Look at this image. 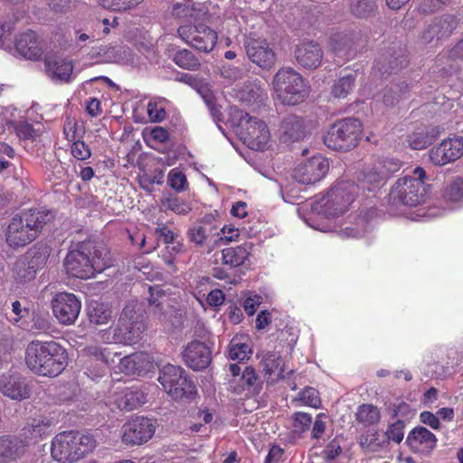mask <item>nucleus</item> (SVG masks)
Returning <instances> with one entry per match:
<instances>
[{
  "label": "nucleus",
  "instance_id": "42",
  "mask_svg": "<svg viewBox=\"0 0 463 463\" xmlns=\"http://www.w3.org/2000/svg\"><path fill=\"white\" fill-rule=\"evenodd\" d=\"M141 354H132L129 355H126L120 359L118 367L119 370L126 374H135L137 373L142 364L140 363Z\"/></svg>",
  "mask_w": 463,
  "mask_h": 463
},
{
  "label": "nucleus",
  "instance_id": "13",
  "mask_svg": "<svg viewBox=\"0 0 463 463\" xmlns=\"http://www.w3.org/2000/svg\"><path fill=\"white\" fill-rule=\"evenodd\" d=\"M328 169L327 159L322 156H315L298 165L294 170L293 177L298 183L312 184L323 179Z\"/></svg>",
  "mask_w": 463,
  "mask_h": 463
},
{
  "label": "nucleus",
  "instance_id": "12",
  "mask_svg": "<svg viewBox=\"0 0 463 463\" xmlns=\"http://www.w3.org/2000/svg\"><path fill=\"white\" fill-rule=\"evenodd\" d=\"M52 307L61 324L72 325L80 315L81 303L74 294L60 292L52 298Z\"/></svg>",
  "mask_w": 463,
  "mask_h": 463
},
{
  "label": "nucleus",
  "instance_id": "56",
  "mask_svg": "<svg viewBox=\"0 0 463 463\" xmlns=\"http://www.w3.org/2000/svg\"><path fill=\"white\" fill-rule=\"evenodd\" d=\"M327 416L325 413H319L312 421L311 436L315 439L323 438L326 430Z\"/></svg>",
  "mask_w": 463,
  "mask_h": 463
},
{
  "label": "nucleus",
  "instance_id": "24",
  "mask_svg": "<svg viewBox=\"0 0 463 463\" xmlns=\"http://www.w3.org/2000/svg\"><path fill=\"white\" fill-rule=\"evenodd\" d=\"M155 235L165 243V253H163L162 257L165 264L172 265L174 255L178 253L182 248V244L176 241L178 235L165 224H158L155 229Z\"/></svg>",
  "mask_w": 463,
  "mask_h": 463
},
{
  "label": "nucleus",
  "instance_id": "54",
  "mask_svg": "<svg viewBox=\"0 0 463 463\" xmlns=\"http://www.w3.org/2000/svg\"><path fill=\"white\" fill-rule=\"evenodd\" d=\"M212 232L210 226L194 225L189 231L190 240L197 245H202Z\"/></svg>",
  "mask_w": 463,
  "mask_h": 463
},
{
  "label": "nucleus",
  "instance_id": "1",
  "mask_svg": "<svg viewBox=\"0 0 463 463\" xmlns=\"http://www.w3.org/2000/svg\"><path fill=\"white\" fill-rule=\"evenodd\" d=\"M109 250L103 243L84 241L67 253L63 265L71 276L88 279L109 267Z\"/></svg>",
  "mask_w": 463,
  "mask_h": 463
},
{
  "label": "nucleus",
  "instance_id": "3",
  "mask_svg": "<svg viewBox=\"0 0 463 463\" xmlns=\"http://www.w3.org/2000/svg\"><path fill=\"white\" fill-rule=\"evenodd\" d=\"M53 218L48 211L31 209L14 215L8 224L5 240L13 248L24 247L36 239L44 224Z\"/></svg>",
  "mask_w": 463,
  "mask_h": 463
},
{
  "label": "nucleus",
  "instance_id": "37",
  "mask_svg": "<svg viewBox=\"0 0 463 463\" xmlns=\"http://www.w3.org/2000/svg\"><path fill=\"white\" fill-rule=\"evenodd\" d=\"M173 60L177 66L188 71H196L201 65L199 60L185 49L179 51Z\"/></svg>",
  "mask_w": 463,
  "mask_h": 463
},
{
  "label": "nucleus",
  "instance_id": "9",
  "mask_svg": "<svg viewBox=\"0 0 463 463\" xmlns=\"http://www.w3.org/2000/svg\"><path fill=\"white\" fill-rule=\"evenodd\" d=\"M362 124L355 118H345L333 124L324 137L325 145L334 150L348 151L356 146Z\"/></svg>",
  "mask_w": 463,
  "mask_h": 463
},
{
  "label": "nucleus",
  "instance_id": "2",
  "mask_svg": "<svg viewBox=\"0 0 463 463\" xmlns=\"http://www.w3.org/2000/svg\"><path fill=\"white\" fill-rule=\"evenodd\" d=\"M25 362L34 373L55 377L67 366L68 355L66 350L54 341H32L25 350Z\"/></svg>",
  "mask_w": 463,
  "mask_h": 463
},
{
  "label": "nucleus",
  "instance_id": "61",
  "mask_svg": "<svg viewBox=\"0 0 463 463\" xmlns=\"http://www.w3.org/2000/svg\"><path fill=\"white\" fill-rule=\"evenodd\" d=\"M420 421L433 430H439L440 427L439 420L437 414H433L430 411H423L420 415Z\"/></svg>",
  "mask_w": 463,
  "mask_h": 463
},
{
  "label": "nucleus",
  "instance_id": "20",
  "mask_svg": "<svg viewBox=\"0 0 463 463\" xmlns=\"http://www.w3.org/2000/svg\"><path fill=\"white\" fill-rule=\"evenodd\" d=\"M457 21L453 15L436 18L422 33L424 43H431L434 39L448 36L456 28Z\"/></svg>",
  "mask_w": 463,
  "mask_h": 463
},
{
  "label": "nucleus",
  "instance_id": "10",
  "mask_svg": "<svg viewBox=\"0 0 463 463\" xmlns=\"http://www.w3.org/2000/svg\"><path fill=\"white\" fill-rule=\"evenodd\" d=\"M356 186L349 182H341L335 185L322 201L313 209L326 217H338L343 214L354 201Z\"/></svg>",
  "mask_w": 463,
  "mask_h": 463
},
{
  "label": "nucleus",
  "instance_id": "18",
  "mask_svg": "<svg viewBox=\"0 0 463 463\" xmlns=\"http://www.w3.org/2000/svg\"><path fill=\"white\" fill-rule=\"evenodd\" d=\"M246 51L250 61L261 68L269 69L275 63V53L264 40H249Z\"/></svg>",
  "mask_w": 463,
  "mask_h": 463
},
{
  "label": "nucleus",
  "instance_id": "34",
  "mask_svg": "<svg viewBox=\"0 0 463 463\" xmlns=\"http://www.w3.org/2000/svg\"><path fill=\"white\" fill-rule=\"evenodd\" d=\"M137 306L134 304L127 305L122 312L120 319H128L129 323V332L139 331L143 332L145 330V323L143 322V315L140 311V307L138 310H136Z\"/></svg>",
  "mask_w": 463,
  "mask_h": 463
},
{
  "label": "nucleus",
  "instance_id": "19",
  "mask_svg": "<svg viewBox=\"0 0 463 463\" xmlns=\"http://www.w3.org/2000/svg\"><path fill=\"white\" fill-rule=\"evenodd\" d=\"M184 358L186 364L194 370L206 368L211 362L209 348L202 342L194 341L187 345Z\"/></svg>",
  "mask_w": 463,
  "mask_h": 463
},
{
  "label": "nucleus",
  "instance_id": "40",
  "mask_svg": "<svg viewBox=\"0 0 463 463\" xmlns=\"http://www.w3.org/2000/svg\"><path fill=\"white\" fill-rule=\"evenodd\" d=\"M250 348L239 338H232L229 345V357L232 360L242 361L249 357Z\"/></svg>",
  "mask_w": 463,
  "mask_h": 463
},
{
  "label": "nucleus",
  "instance_id": "53",
  "mask_svg": "<svg viewBox=\"0 0 463 463\" xmlns=\"http://www.w3.org/2000/svg\"><path fill=\"white\" fill-rule=\"evenodd\" d=\"M445 197L451 202H458L463 199V180L456 178L447 187Z\"/></svg>",
  "mask_w": 463,
  "mask_h": 463
},
{
  "label": "nucleus",
  "instance_id": "36",
  "mask_svg": "<svg viewBox=\"0 0 463 463\" xmlns=\"http://www.w3.org/2000/svg\"><path fill=\"white\" fill-rule=\"evenodd\" d=\"M312 416L309 413L298 411L291 416V429L297 435H301L310 430Z\"/></svg>",
  "mask_w": 463,
  "mask_h": 463
},
{
  "label": "nucleus",
  "instance_id": "17",
  "mask_svg": "<svg viewBox=\"0 0 463 463\" xmlns=\"http://www.w3.org/2000/svg\"><path fill=\"white\" fill-rule=\"evenodd\" d=\"M437 441L436 436L421 426L411 430L406 438V444L410 449L420 454H429L436 447Z\"/></svg>",
  "mask_w": 463,
  "mask_h": 463
},
{
  "label": "nucleus",
  "instance_id": "64",
  "mask_svg": "<svg viewBox=\"0 0 463 463\" xmlns=\"http://www.w3.org/2000/svg\"><path fill=\"white\" fill-rule=\"evenodd\" d=\"M150 135L152 140L158 143H165L169 137L168 131L162 127H155L151 128Z\"/></svg>",
  "mask_w": 463,
  "mask_h": 463
},
{
  "label": "nucleus",
  "instance_id": "52",
  "mask_svg": "<svg viewBox=\"0 0 463 463\" xmlns=\"http://www.w3.org/2000/svg\"><path fill=\"white\" fill-rule=\"evenodd\" d=\"M384 180L385 179L383 177L379 176V170L377 169L376 165H374L371 169L366 171L361 184L364 188L372 191L376 185Z\"/></svg>",
  "mask_w": 463,
  "mask_h": 463
},
{
  "label": "nucleus",
  "instance_id": "30",
  "mask_svg": "<svg viewBox=\"0 0 463 463\" xmlns=\"http://www.w3.org/2000/svg\"><path fill=\"white\" fill-rule=\"evenodd\" d=\"M51 249L47 245H35L24 256L27 261L30 262L32 268L37 272L43 269L50 257Z\"/></svg>",
  "mask_w": 463,
  "mask_h": 463
},
{
  "label": "nucleus",
  "instance_id": "35",
  "mask_svg": "<svg viewBox=\"0 0 463 463\" xmlns=\"http://www.w3.org/2000/svg\"><path fill=\"white\" fill-rule=\"evenodd\" d=\"M356 420L365 426H371L380 420V411L376 406L363 404L357 408Z\"/></svg>",
  "mask_w": 463,
  "mask_h": 463
},
{
  "label": "nucleus",
  "instance_id": "11",
  "mask_svg": "<svg viewBox=\"0 0 463 463\" xmlns=\"http://www.w3.org/2000/svg\"><path fill=\"white\" fill-rule=\"evenodd\" d=\"M180 37L193 48L210 52L217 43V33L204 24H185L178 28Z\"/></svg>",
  "mask_w": 463,
  "mask_h": 463
},
{
  "label": "nucleus",
  "instance_id": "28",
  "mask_svg": "<svg viewBox=\"0 0 463 463\" xmlns=\"http://www.w3.org/2000/svg\"><path fill=\"white\" fill-rule=\"evenodd\" d=\"M261 364L265 373L269 374L273 381L284 379L292 372L285 373V363L277 353H267L263 356Z\"/></svg>",
  "mask_w": 463,
  "mask_h": 463
},
{
  "label": "nucleus",
  "instance_id": "62",
  "mask_svg": "<svg viewBox=\"0 0 463 463\" xmlns=\"http://www.w3.org/2000/svg\"><path fill=\"white\" fill-rule=\"evenodd\" d=\"M342 451L341 446L335 440H332L328 443L326 448L324 449V457L326 459H335Z\"/></svg>",
  "mask_w": 463,
  "mask_h": 463
},
{
  "label": "nucleus",
  "instance_id": "14",
  "mask_svg": "<svg viewBox=\"0 0 463 463\" xmlns=\"http://www.w3.org/2000/svg\"><path fill=\"white\" fill-rule=\"evenodd\" d=\"M430 160L436 165H444L463 155V137H453L443 140L430 150Z\"/></svg>",
  "mask_w": 463,
  "mask_h": 463
},
{
  "label": "nucleus",
  "instance_id": "44",
  "mask_svg": "<svg viewBox=\"0 0 463 463\" xmlns=\"http://www.w3.org/2000/svg\"><path fill=\"white\" fill-rule=\"evenodd\" d=\"M162 203L164 207L179 215H186L192 211L191 204L178 197L165 198Z\"/></svg>",
  "mask_w": 463,
  "mask_h": 463
},
{
  "label": "nucleus",
  "instance_id": "58",
  "mask_svg": "<svg viewBox=\"0 0 463 463\" xmlns=\"http://www.w3.org/2000/svg\"><path fill=\"white\" fill-rule=\"evenodd\" d=\"M71 155L78 160L88 159L91 153L89 146L80 140L74 141L71 145Z\"/></svg>",
  "mask_w": 463,
  "mask_h": 463
},
{
  "label": "nucleus",
  "instance_id": "43",
  "mask_svg": "<svg viewBox=\"0 0 463 463\" xmlns=\"http://www.w3.org/2000/svg\"><path fill=\"white\" fill-rule=\"evenodd\" d=\"M298 401L301 402L302 405L319 408L321 406V399L318 392L313 387H306L298 395Z\"/></svg>",
  "mask_w": 463,
  "mask_h": 463
},
{
  "label": "nucleus",
  "instance_id": "57",
  "mask_svg": "<svg viewBox=\"0 0 463 463\" xmlns=\"http://www.w3.org/2000/svg\"><path fill=\"white\" fill-rule=\"evenodd\" d=\"M196 90L200 93L212 115L215 118H218L220 115V110L216 107L213 94L205 86H203V83H201V86Z\"/></svg>",
  "mask_w": 463,
  "mask_h": 463
},
{
  "label": "nucleus",
  "instance_id": "6",
  "mask_svg": "<svg viewBox=\"0 0 463 463\" xmlns=\"http://www.w3.org/2000/svg\"><path fill=\"white\" fill-rule=\"evenodd\" d=\"M426 172L422 167H416L412 175L399 178L390 192V201L393 204L416 206L425 200L427 187L425 185Z\"/></svg>",
  "mask_w": 463,
  "mask_h": 463
},
{
  "label": "nucleus",
  "instance_id": "45",
  "mask_svg": "<svg viewBox=\"0 0 463 463\" xmlns=\"http://www.w3.org/2000/svg\"><path fill=\"white\" fill-rule=\"evenodd\" d=\"M146 114L151 122H162L166 118L165 100H150L146 106Z\"/></svg>",
  "mask_w": 463,
  "mask_h": 463
},
{
  "label": "nucleus",
  "instance_id": "4",
  "mask_svg": "<svg viewBox=\"0 0 463 463\" xmlns=\"http://www.w3.org/2000/svg\"><path fill=\"white\" fill-rule=\"evenodd\" d=\"M153 378L173 400L190 398L195 393L194 384L180 366L168 364L161 367L156 363L146 361V380Z\"/></svg>",
  "mask_w": 463,
  "mask_h": 463
},
{
  "label": "nucleus",
  "instance_id": "39",
  "mask_svg": "<svg viewBox=\"0 0 463 463\" xmlns=\"http://www.w3.org/2000/svg\"><path fill=\"white\" fill-rule=\"evenodd\" d=\"M89 317L92 324L104 325L111 317V311L104 304L95 303L89 307Z\"/></svg>",
  "mask_w": 463,
  "mask_h": 463
},
{
  "label": "nucleus",
  "instance_id": "26",
  "mask_svg": "<svg viewBox=\"0 0 463 463\" xmlns=\"http://www.w3.org/2000/svg\"><path fill=\"white\" fill-rule=\"evenodd\" d=\"M26 449L24 439L16 437H0V458L5 461L16 460L22 457Z\"/></svg>",
  "mask_w": 463,
  "mask_h": 463
},
{
  "label": "nucleus",
  "instance_id": "63",
  "mask_svg": "<svg viewBox=\"0 0 463 463\" xmlns=\"http://www.w3.org/2000/svg\"><path fill=\"white\" fill-rule=\"evenodd\" d=\"M260 304V298L259 296L249 297L244 300L243 307L249 316H252L256 312Z\"/></svg>",
  "mask_w": 463,
  "mask_h": 463
},
{
  "label": "nucleus",
  "instance_id": "5",
  "mask_svg": "<svg viewBox=\"0 0 463 463\" xmlns=\"http://www.w3.org/2000/svg\"><path fill=\"white\" fill-rule=\"evenodd\" d=\"M97 445L90 433L63 431L57 434L52 442V457L61 463H73L91 452Z\"/></svg>",
  "mask_w": 463,
  "mask_h": 463
},
{
  "label": "nucleus",
  "instance_id": "41",
  "mask_svg": "<svg viewBox=\"0 0 463 463\" xmlns=\"http://www.w3.org/2000/svg\"><path fill=\"white\" fill-rule=\"evenodd\" d=\"M348 45L349 40L345 34L335 33L331 36L328 48L335 55L345 57L347 55Z\"/></svg>",
  "mask_w": 463,
  "mask_h": 463
},
{
  "label": "nucleus",
  "instance_id": "22",
  "mask_svg": "<svg viewBox=\"0 0 463 463\" xmlns=\"http://www.w3.org/2000/svg\"><path fill=\"white\" fill-rule=\"evenodd\" d=\"M16 51L24 58L38 60L43 54V48L33 31L21 33L15 40Z\"/></svg>",
  "mask_w": 463,
  "mask_h": 463
},
{
  "label": "nucleus",
  "instance_id": "31",
  "mask_svg": "<svg viewBox=\"0 0 463 463\" xmlns=\"http://www.w3.org/2000/svg\"><path fill=\"white\" fill-rule=\"evenodd\" d=\"M36 271L32 268L27 259L21 257L14 267V279L18 284L24 285L35 279Z\"/></svg>",
  "mask_w": 463,
  "mask_h": 463
},
{
  "label": "nucleus",
  "instance_id": "46",
  "mask_svg": "<svg viewBox=\"0 0 463 463\" xmlns=\"http://www.w3.org/2000/svg\"><path fill=\"white\" fill-rule=\"evenodd\" d=\"M354 79L352 75L344 76L332 88V93L336 98H345L353 90Z\"/></svg>",
  "mask_w": 463,
  "mask_h": 463
},
{
  "label": "nucleus",
  "instance_id": "51",
  "mask_svg": "<svg viewBox=\"0 0 463 463\" xmlns=\"http://www.w3.org/2000/svg\"><path fill=\"white\" fill-rule=\"evenodd\" d=\"M374 9V0H351V11L359 17H365Z\"/></svg>",
  "mask_w": 463,
  "mask_h": 463
},
{
  "label": "nucleus",
  "instance_id": "47",
  "mask_svg": "<svg viewBox=\"0 0 463 463\" xmlns=\"http://www.w3.org/2000/svg\"><path fill=\"white\" fill-rule=\"evenodd\" d=\"M143 0H99V5L113 11H125L141 4Z\"/></svg>",
  "mask_w": 463,
  "mask_h": 463
},
{
  "label": "nucleus",
  "instance_id": "55",
  "mask_svg": "<svg viewBox=\"0 0 463 463\" xmlns=\"http://www.w3.org/2000/svg\"><path fill=\"white\" fill-rule=\"evenodd\" d=\"M404 421L397 420L395 422L390 424L386 430V437L389 440H392L395 443H400L404 437Z\"/></svg>",
  "mask_w": 463,
  "mask_h": 463
},
{
  "label": "nucleus",
  "instance_id": "21",
  "mask_svg": "<svg viewBox=\"0 0 463 463\" xmlns=\"http://www.w3.org/2000/svg\"><path fill=\"white\" fill-rule=\"evenodd\" d=\"M279 136L283 143H293L301 140L305 136L303 119L295 115L285 117L279 126Z\"/></svg>",
  "mask_w": 463,
  "mask_h": 463
},
{
  "label": "nucleus",
  "instance_id": "33",
  "mask_svg": "<svg viewBox=\"0 0 463 463\" xmlns=\"http://www.w3.org/2000/svg\"><path fill=\"white\" fill-rule=\"evenodd\" d=\"M128 162L133 165H137L140 173L137 175V179L141 188H145L143 182V175L145 171V157L143 152V146L140 140H137L133 145L131 150L127 156Z\"/></svg>",
  "mask_w": 463,
  "mask_h": 463
},
{
  "label": "nucleus",
  "instance_id": "48",
  "mask_svg": "<svg viewBox=\"0 0 463 463\" xmlns=\"http://www.w3.org/2000/svg\"><path fill=\"white\" fill-rule=\"evenodd\" d=\"M168 184L176 192H182L186 189L188 183L185 175L178 168H174L168 174Z\"/></svg>",
  "mask_w": 463,
  "mask_h": 463
},
{
  "label": "nucleus",
  "instance_id": "50",
  "mask_svg": "<svg viewBox=\"0 0 463 463\" xmlns=\"http://www.w3.org/2000/svg\"><path fill=\"white\" fill-rule=\"evenodd\" d=\"M79 0H46V5L55 14H66L74 9Z\"/></svg>",
  "mask_w": 463,
  "mask_h": 463
},
{
  "label": "nucleus",
  "instance_id": "27",
  "mask_svg": "<svg viewBox=\"0 0 463 463\" xmlns=\"http://www.w3.org/2000/svg\"><path fill=\"white\" fill-rule=\"evenodd\" d=\"M145 437V417L131 419L123 426L122 440L128 445H140Z\"/></svg>",
  "mask_w": 463,
  "mask_h": 463
},
{
  "label": "nucleus",
  "instance_id": "49",
  "mask_svg": "<svg viewBox=\"0 0 463 463\" xmlns=\"http://www.w3.org/2000/svg\"><path fill=\"white\" fill-rule=\"evenodd\" d=\"M379 170V176L386 179L389 175L397 172L401 168V162L394 158H386L378 161L376 164Z\"/></svg>",
  "mask_w": 463,
  "mask_h": 463
},
{
  "label": "nucleus",
  "instance_id": "25",
  "mask_svg": "<svg viewBox=\"0 0 463 463\" xmlns=\"http://www.w3.org/2000/svg\"><path fill=\"white\" fill-rule=\"evenodd\" d=\"M439 127H426L419 128L407 137L409 146L414 150H420L430 145L440 134Z\"/></svg>",
  "mask_w": 463,
  "mask_h": 463
},
{
  "label": "nucleus",
  "instance_id": "16",
  "mask_svg": "<svg viewBox=\"0 0 463 463\" xmlns=\"http://www.w3.org/2000/svg\"><path fill=\"white\" fill-rule=\"evenodd\" d=\"M295 58L300 66L316 69L321 64L323 51L318 43L305 40L296 46Z\"/></svg>",
  "mask_w": 463,
  "mask_h": 463
},
{
  "label": "nucleus",
  "instance_id": "29",
  "mask_svg": "<svg viewBox=\"0 0 463 463\" xmlns=\"http://www.w3.org/2000/svg\"><path fill=\"white\" fill-rule=\"evenodd\" d=\"M235 91L236 98L246 103H254L261 100L265 96V91L257 80L245 81L243 85Z\"/></svg>",
  "mask_w": 463,
  "mask_h": 463
},
{
  "label": "nucleus",
  "instance_id": "59",
  "mask_svg": "<svg viewBox=\"0 0 463 463\" xmlns=\"http://www.w3.org/2000/svg\"><path fill=\"white\" fill-rule=\"evenodd\" d=\"M53 421L48 418L34 419L32 423V429L35 435L47 434L52 427Z\"/></svg>",
  "mask_w": 463,
  "mask_h": 463
},
{
  "label": "nucleus",
  "instance_id": "38",
  "mask_svg": "<svg viewBox=\"0 0 463 463\" xmlns=\"http://www.w3.org/2000/svg\"><path fill=\"white\" fill-rule=\"evenodd\" d=\"M145 395L143 392L131 391L124 397L117 401V406L119 410L132 411L137 409L144 402Z\"/></svg>",
  "mask_w": 463,
  "mask_h": 463
},
{
  "label": "nucleus",
  "instance_id": "23",
  "mask_svg": "<svg viewBox=\"0 0 463 463\" xmlns=\"http://www.w3.org/2000/svg\"><path fill=\"white\" fill-rule=\"evenodd\" d=\"M47 75L54 81L69 82L73 71L71 61L57 58L46 57L44 60Z\"/></svg>",
  "mask_w": 463,
  "mask_h": 463
},
{
  "label": "nucleus",
  "instance_id": "7",
  "mask_svg": "<svg viewBox=\"0 0 463 463\" xmlns=\"http://www.w3.org/2000/svg\"><path fill=\"white\" fill-rule=\"evenodd\" d=\"M272 85L277 99L285 105L301 103L309 94V87L302 76L291 69L279 70Z\"/></svg>",
  "mask_w": 463,
  "mask_h": 463
},
{
  "label": "nucleus",
  "instance_id": "60",
  "mask_svg": "<svg viewBox=\"0 0 463 463\" xmlns=\"http://www.w3.org/2000/svg\"><path fill=\"white\" fill-rule=\"evenodd\" d=\"M220 240L225 241L226 242H230L232 241H235L240 236V231L238 228H236L234 225H225L222 228L220 233Z\"/></svg>",
  "mask_w": 463,
  "mask_h": 463
},
{
  "label": "nucleus",
  "instance_id": "15",
  "mask_svg": "<svg viewBox=\"0 0 463 463\" xmlns=\"http://www.w3.org/2000/svg\"><path fill=\"white\" fill-rule=\"evenodd\" d=\"M0 392L15 401L30 397L31 389L26 379L20 374H3L0 377Z\"/></svg>",
  "mask_w": 463,
  "mask_h": 463
},
{
  "label": "nucleus",
  "instance_id": "32",
  "mask_svg": "<svg viewBox=\"0 0 463 463\" xmlns=\"http://www.w3.org/2000/svg\"><path fill=\"white\" fill-rule=\"evenodd\" d=\"M248 257L249 251L246 246L227 248L222 251V260L223 264L232 267H238L243 264Z\"/></svg>",
  "mask_w": 463,
  "mask_h": 463
},
{
  "label": "nucleus",
  "instance_id": "8",
  "mask_svg": "<svg viewBox=\"0 0 463 463\" xmlns=\"http://www.w3.org/2000/svg\"><path fill=\"white\" fill-rule=\"evenodd\" d=\"M231 114L233 115L234 120L237 122L238 133L243 143L250 149L263 150L270 138L267 125L236 108H231Z\"/></svg>",
  "mask_w": 463,
  "mask_h": 463
}]
</instances>
